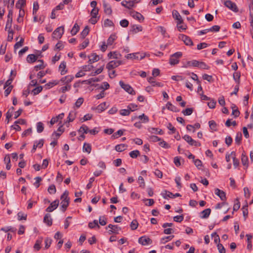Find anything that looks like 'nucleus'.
Here are the masks:
<instances>
[{
	"label": "nucleus",
	"mask_w": 253,
	"mask_h": 253,
	"mask_svg": "<svg viewBox=\"0 0 253 253\" xmlns=\"http://www.w3.org/2000/svg\"><path fill=\"white\" fill-rule=\"evenodd\" d=\"M182 138L191 146H193L195 141V140L193 139L191 136L187 134L184 135L182 137Z\"/></svg>",
	"instance_id": "22"
},
{
	"label": "nucleus",
	"mask_w": 253,
	"mask_h": 253,
	"mask_svg": "<svg viewBox=\"0 0 253 253\" xmlns=\"http://www.w3.org/2000/svg\"><path fill=\"white\" fill-rule=\"evenodd\" d=\"M26 3V0H18L16 4V7L17 8L21 9Z\"/></svg>",
	"instance_id": "54"
},
{
	"label": "nucleus",
	"mask_w": 253,
	"mask_h": 253,
	"mask_svg": "<svg viewBox=\"0 0 253 253\" xmlns=\"http://www.w3.org/2000/svg\"><path fill=\"white\" fill-rule=\"evenodd\" d=\"M233 79L235 80V81L236 83H237L238 84H239V82H240V76H241L240 73L239 72H235L233 74Z\"/></svg>",
	"instance_id": "51"
},
{
	"label": "nucleus",
	"mask_w": 253,
	"mask_h": 253,
	"mask_svg": "<svg viewBox=\"0 0 253 253\" xmlns=\"http://www.w3.org/2000/svg\"><path fill=\"white\" fill-rule=\"evenodd\" d=\"M123 64V62L121 60L115 61L112 60L110 61L106 65V68L108 70V71L112 70V69L118 67L120 65Z\"/></svg>",
	"instance_id": "6"
},
{
	"label": "nucleus",
	"mask_w": 253,
	"mask_h": 253,
	"mask_svg": "<svg viewBox=\"0 0 253 253\" xmlns=\"http://www.w3.org/2000/svg\"><path fill=\"white\" fill-rule=\"evenodd\" d=\"M137 105L133 103L129 104L127 106V109L129 110V112H133L137 109Z\"/></svg>",
	"instance_id": "48"
},
{
	"label": "nucleus",
	"mask_w": 253,
	"mask_h": 253,
	"mask_svg": "<svg viewBox=\"0 0 253 253\" xmlns=\"http://www.w3.org/2000/svg\"><path fill=\"white\" fill-rule=\"evenodd\" d=\"M182 56L181 52H175L171 55L169 58V64L171 65L177 64L179 62V59Z\"/></svg>",
	"instance_id": "3"
},
{
	"label": "nucleus",
	"mask_w": 253,
	"mask_h": 253,
	"mask_svg": "<svg viewBox=\"0 0 253 253\" xmlns=\"http://www.w3.org/2000/svg\"><path fill=\"white\" fill-rule=\"evenodd\" d=\"M69 192L67 191H65L63 194L61 195L60 199L61 200L60 205L61 210L63 212H65L69 206L70 198L68 196Z\"/></svg>",
	"instance_id": "1"
},
{
	"label": "nucleus",
	"mask_w": 253,
	"mask_h": 253,
	"mask_svg": "<svg viewBox=\"0 0 253 253\" xmlns=\"http://www.w3.org/2000/svg\"><path fill=\"white\" fill-rule=\"evenodd\" d=\"M215 194L218 196L221 201H225L226 200V193L218 188L215 189Z\"/></svg>",
	"instance_id": "12"
},
{
	"label": "nucleus",
	"mask_w": 253,
	"mask_h": 253,
	"mask_svg": "<svg viewBox=\"0 0 253 253\" xmlns=\"http://www.w3.org/2000/svg\"><path fill=\"white\" fill-rule=\"evenodd\" d=\"M43 143H44V140L42 139H40L39 141H35L34 142V145H33V147L31 152L32 153H34L36 151V149L38 147L41 148L43 146Z\"/></svg>",
	"instance_id": "15"
},
{
	"label": "nucleus",
	"mask_w": 253,
	"mask_h": 253,
	"mask_svg": "<svg viewBox=\"0 0 253 253\" xmlns=\"http://www.w3.org/2000/svg\"><path fill=\"white\" fill-rule=\"evenodd\" d=\"M83 151L89 154L91 151V145L89 143H84L83 147Z\"/></svg>",
	"instance_id": "30"
},
{
	"label": "nucleus",
	"mask_w": 253,
	"mask_h": 253,
	"mask_svg": "<svg viewBox=\"0 0 253 253\" xmlns=\"http://www.w3.org/2000/svg\"><path fill=\"white\" fill-rule=\"evenodd\" d=\"M179 39L182 40L187 45L192 46L193 45V42L191 39L186 35L180 34L179 35Z\"/></svg>",
	"instance_id": "9"
},
{
	"label": "nucleus",
	"mask_w": 253,
	"mask_h": 253,
	"mask_svg": "<svg viewBox=\"0 0 253 253\" xmlns=\"http://www.w3.org/2000/svg\"><path fill=\"white\" fill-rule=\"evenodd\" d=\"M146 56L145 53L135 52L127 54L125 57L127 59L131 60H141Z\"/></svg>",
	"instance_id": "2"
},
{
	"label": "nucleus",
	"mask_w": 253,
	"mask_h": 253,
	"mask_svg": "<svg viewBox=\"0 0 253 253\" xmlns=\"http://www.w3.org/2000/svg\"><path fill=\"white\" fill-rule=\"evenodd\" d=\"M106 103L104 102L97 106L96 109L98 111L99 113H101L102 111H104L106 109Z\"/></svg>",
	"instance_id": "31"
},
{
	"label": "nucleus",
	"mask_w": 253,
	"mask_h": 253,
	"mask_svg": "<svg viewBox=\"0 0 253 253\" xmlns=\"http://www.w3.org/2000/svg\"><path fill=\"white\" fill-rule=\"evenodd\" d=\"M138 243L142 245L145 246L147 245L151 244L152 243V241L150 238L148 237L142 236L139 238Z\"/></svg>",
	"instance_id": "10"
},
{
	"label": "nucleus",
	"mask_w": 253,
	"mask_h": 253,
	"mask_svg": "<svg viewBox=\"0 0 253 253\" xmlns=\"http://www.w3.org/2000/svg\"><path fill=\"white\" fill-rule=\"evenodd\" d=\"M161 195L164 199L173 198V194L167 190H164L161 193Z\"/></svg>",
	"instance_id": "23"
},
{
	"label": "nucleus",
	"mask_w": 253,
	"mask_h": 253,
	"mask_svg": "<svg viewBox=\"0 0 253 253\" xmlns=\"http://www.w3.org/2000/svg\"><path fill=\"white\" fill-rule=\"evenodd\" d=\"M96 226L99 228V226L98 224V221L97 220H94L93 222H89L88 223V227L91 229L94 228Z\"/></svg>",
	"instance_id": "56"
},
{
	"label": "nucleus",
	"mask_w": 253,
	"mask_h": 253,
	"mask_svg": "<svg viewBox=\"0 0 253 253\" xmlns=\"http://www.w3.org/2000/svg\"><path fill=\"white\" fill-rule=\"evenodd\" d=\"M121 4L123 6L126 7V8L129 9H131L132 7H133L132 3L131 2H130V0H129V1L123 0L122 1Z\"/></svg>",
	"instance_id": "32"
},
{
	"label": "nucleus",
	"mask_w": 253,
	"mask_h": 253,
	"mask_svg": "<svg viewBox=\"0 0 253 253\" xmlns=\"http://www.w3.org/2000/svg\"><path fill=\"white\" fill-rule=\"evenodd\" d=\"M242 138V134L241 132H238L237 133L236 137H235V143L238 145H239L241 143V140Z\"/></svg>",
	"instance_id": "39"
},
{
	"label": "nucleus",
	"mask_w": 253,
	"mask_h": 253,
	"mask_svg": "<svg viewBox=\"0 0 253 253\" xmlns=\"http://www.w3.org/2000/svg\"><path fill=\"white\" fill-rule=\"evenodd\" d=\"M173 237H174L173 235H171V236L163 237L161 239L160 244H165L166 243H167L169 241L171 240Z\"/></svg>",
	"instance_id": "33"
},
{
	"label": "nucleus",
	"mask_w": 253,
	"mask_h": 253,
	"mask_svg": "<svg viewBox=\"0 0 253 253\" xmlns=\"http://www.w3.org/2000/svg\"><path fill=\"white\" fill-rule=\"evenodd\" d=\"M84 98L82 97L79 98L75 102V106L77 108H79L84 102Z\"/></svg>",
	"instance_id": "62"
},
{
	"label": "nucleus",
	"mask_w": 253,
	"mask_h": 253,
	"mask_svg": "<svg viewBox=\"0 0 253 253\" xmlns=\"http://www.w3.org/2000/svg\"><path fill=\"white\" fill-rule=\"evenodd\" d=\"M119 84L121 87L123 88L126 92L131 95H135V91L133 90L132 87L128 84H125L123 81L119 82Z\"/></svg>",
	"instance_id": "4"
},
{
	"label": "nucleus",
	"mask_w": 253,
	"mask_h": 253,
	"mask_svg": "<svg viewBox=\"0 0 253 253\" xmlns=\"http://www.w3.org/2000/svg\"><path fill=\"white\" fill-rule=\"evenodd\" d=\"M246 237H247V249L249 250H251L252 248V244L251 240L253 238V236L251 234H247Z\"/></svg>",
	"instance_id": "35"
},
{
	"label": "nucleus",
	"mask_w": 253,
	"mask_h": 253,
	"mask_svg": "<svg viewBox=\"0 0 253 253\" xmlns=\"http://www.w3.org/2000/svg\"><path fill=\"white\" fill-rule=\"evenodd\" d=\"M241 162L243 166L247 169L249 166V160L248 156L246 155L244 151L242 154Z\"/></svg>",
	"instance_id": "16"
},
{
	"label": "nucleus",
	"mask_w": 253,
	"mask_h": 253,
	"mask_svg": "<svg viewBox=\"0 0 253 253\" xmlns=\"http://www.w3.org/2000/svg\"><path fill=\"white\" fill-rule=\"evenodd\" d=\"M38 62H40L41 64L38 65H36L34 67L35 70L37 71L39 70L43 69L45 67L43 64V61L42 60H39Z\"/></svg>",
	"instance_id": "40"
},
{
	"label": "nucleus",
	"mask_w": 253,
	"mask_h": 253,
	"mask_svg": "<svg viewBox=\"0 0 253 253\" xmlns=\"http://www.w3.org/2000/svg\"><path fill=\"white\" fill-rule=\"evenodd\" d=\"M42 239H43L42 237H40L36 241V242L34 246V249L36 251H38L41 249V245L42 243Z\"/></svg>",
	"instance_id": "26"
},
{
	"label": "nucleus",
	"mask_w": 253,
	"mask_h": 253,
	"mask_svg": "<svg viewBox=\"0 0 253 253\" xmlns=\"http://www.w3.org/2000/svg\"><path fill=\"white\" fill-rule=\"evenodd\" d=\"M47 191L50 194H55L56 192L55 186L53 184L50 185L47 189Z\"/></svg>",
	"instance_id": "46"
},
{
	"label": "nucleus",
	"mask_w": 253,
	"mask_h": 253,
	"mask_svg": "<svg viewBox=\"0 0 253 253\" xmlns=\"http://www.w3.org/2000/svg\"><path fill=\"white\" fill-rule=\"evenodd\" d=\"M66 62L65 61L62 62L59 66V70L60 72L61 75H64L67 72V70H66Z\"/></svg>",
	"instance_id": "19"
},
{
	"label": "nucleus",
	"mask_w": 253,
	"mask_h": 253,
	"mask_svg": "<svg viewBox=\"0 0 253 253\" xmlns=\"http://www.w3.org/2000/svg\"><path fill=\"white\" fill-rule=\"evenodd\" d=\"M127 145L125 144H118L115 146V150L119 152L124 151L126 149Z\"/></svg>",
	"instance_id": "29"
},
{
	"label": "nucleus",
	"mask_w": 253,
	"mask_h": 253,
	"mask_svg": "<svg viewBox=\"0 0 253 253\" xmlns=\"http://www.w3.org/2000/svg\"><path fill=\"white\" fill-rule=\"evenodd\" d=\"M131 16L134 17V18L136 19L137 20L139 21H141V20H144V17L143 15L140 14V13H138L137 12L133 11L131 12Z\"/></svg>",
	"instance_id": "27"
},
{
	"label": "nucleus",
	"mask_w": 253,
	"mask_h": 253,
	"mask_svg": "<svg viewBox=\"0 0 253 253\" xmlns=\"http://www.w3.org/2000/svg\"><path fill=\"white\" fill-rule=\"evenodd\" d=\"M58 205L59 201L56 200L50 203V206L46 208V211L49 212H52L58 207Z\"/></svg>",
	"instance_id": "11"
},
{
	"label": "nucleus",
	"mask_w": 253,
	"mask_h": 253,
	"mask_svg": "<svg viewBox=\"0 0 253 253\" xmlns=\"http://www.w3.org/2000/svg\"><path fill=\"white\" fill-rule=\"evenodd\" d=\"M18 219L19 220H26L27 218V214H24L22 212H19L17 214Z\"/></svg>",
	"instance_id": "58"
},
{
	"label": "nucleus",
	"mask_w": 253,
	"mask_h": 253,
	"mask_svg": "<svg viewBox=\"0 0 253 253\" xmlns=\"http://www.w3.org/2000/svg\"><path fill=\"white\" fill-rule=\"evenodd\" d=\"M88 131L89 128L88 126L85 125H83L78 130L79 132H82L83 134L87 133Z\"/></svg>",
	"instance_id": "36"
},
{
	"label": "nucleus",
	"mask_w": 253,
	"mask_h": 253,
	"mask_svg": "<svg viewBox=\"0 0 253 253\" xmlns=\"http://www.w3.org/2000/svg\"><path fill=\"white\" fill-rule=\"evenodd\" d=\"M89 58L88 62L89 64H92V63L98 61L99 59V56L96 53L92 54L89 56Z\"/></svg>",
	"instance_id": "24"
},
{
	"label": "nucleus",
	"mask_w": 253,
	"mask_h": 253,
	"mask_svg": "<svg viewBox=\"0 0 253 253\" xmlns=\"http://www.w3.org/2000/svg\"><path fill=\"white\" fill-rule=\"evenodd\" d=\"M148 81L153 86L162 87L163 86V84L161 83L155 82L154 78L152 77L148 78Z\"/></svg>",
	"instance_id": "18"
},
{
	"label": "nucleus",
	"mask_w": 253,
	"mask_h": 253,
	"mask_svg": "<svg viewBox=\"0 0 253 253\" xmlns=\"http://www.w3.org/2000/svg\"><path fill=\"white\" fill-rule=\"evenodd\" d=\"M172 14L173 18L177 21V23H183V20L181 15L176 10H173Z\"/></svg>",
	"instance_id": "14"
},
{
	"label": "nucleus",
	"mask_w": 253,
	"mask_h": 253,
	"mask_svg": "<svg viewBox=\"0 0 253 253\" xmlns=\"http://www.w3.org/2000/svg\"><path fill=\"white\" fill-rule=\"evenodd\" d=\"M75 116H76V114L74 112H70V113L68 115V117L67 118V119L68 120V121L69 122H73L75 119Z\"/></svg>",
	"instance_id": "57"
},
{
	"label": "nucleus",
	"mask_w": 253,
	"mask_h": 253,
	"mask_svg": "<svg viewBox=\"0 0 253 253\" xmlns=\"http://www.w3.org/2000/svg\"><path fill=\"white\" fill-rule=\"evenodd\" d=\"M89 29L86 26L81 33V37L82 39H84L85 37L88 34Z\"/></svg>",
	"instance_id": "38"
},
{
	"label": "nucleus",
	"mask_w": 253,
	"mask_h": 253,
	"mask_svg": "<svg viewBox=\"0 0 253 253\" xmlns=\"http://www.w3.org/2000/svg\"><path fill=\"white\" fill-rule=\"evenodd\" d=\"M102 80V78L95 77V78H92L89 79L88 80H87L83 81L82 83H86L88 84H90L92 83L100 82Z\"/></svg>",
	"instance_id": "21"
},
{
	"label": "nucleus",
	"mask_w": 253,
	"mask_h": 253,
	"mask_svg": "<svg viewBox=\"0 0 253 253\" xmlns=\"http://www.w3.org/2000/svg\"><path fill=\"white\" fill-rule=\"evenodd\" d=\"M52 239L49 238H45L44 240V243H45V249H47L49 248L50 246L51 243H52Z\"/></svg>",
	"instance_id": "49"
},
{
	"label": "nucleus",
	"mask_w": 253,
	"mask_h": 253,
	"mask_svg": "<svg viewBox=\"0 0 253 253\" xmlns=\"http://www.w3.org/2000/svg\"><path fill=\"white\" fill-rule=\"evenodd\" d=\"M44 129V126L42 123L40 122L37 124V129L39 133H41L43 131Z\"/></svg>",
	"instance_id": "43"
},
{
	"label": "nucleus",
	"mask_w": 253,
	"mask_h": 253,
	"mask_svg": "<svg viewBox=\"0 0 253 253\" xmlns=\"http://www.w3.org/2000/svg\"><path fill=\"white\" fill-rule=\"evenodd\" d=\"M109 228L110 229L108 231V233L109 234H119V232L121 230V228L119 227L117 225H112L111 224H110L108 225L107 227H106V229Z\"/></svg>",
	"instance_id": "7"
},
{
	"label": "nucleus",
	"mask_w": 253,
	"mask_h": 253,
	"mask_svg": "<svg viewBox=\"0 0 253 253\" xmlns=\"http://www.w3.org/2000/svg\"><path fill=\"white\" fill-rule=\"evenodd\" d=\"M138 182L139 184V186L142 188L145 187V182L144 178L141 176H139L138 178Z\"/></svg>",
	"instance_id": "55"
},
{
	"label": "nucleus",
	"mask_w": 253,
	"mask_h": 253,
	"mask_svg": "<svg viewBox=\"0 0 253 253\" xmlns=\"http://www.w3.org/2000/svg\"><path fill=\"white\" fill-rule=\"evenodd\" d=\"M105 27H112L114 26V23L111 20L107 19L104 21Z\"/></svg>",
	"instance_id": "64"
},
{
	"label": "nucleus",
	"mask_w": 253,
	"mask_h": 253,
	"mask_svg": "<svg viewBox=\"0 0 253 253\" xmlns=\"http://www.w3.org/2000/svg\"><path fill=\"white\" fill-rule=\"evenodd\" d=\"M224 5L230 10L234 12H237L238 11V8L235 3L232 2L231 0H227L224 2Z\"/></svg>",
	"instance_id": "8"
},
{
	"label": "nucleus",
	"mask_w": 253,
	"mask_h": 253,
	"mask_svg": "<svg viewBox=\"0 0 253 253\" xmlns=\"http://www.w3.org/2000/svg\"><path fill=\"white\" fill-rule=\"evenodd\" d=\"M209 125L210 128L212 131H216V126L217 125L215 123V122L213 120H211L209 122Z\"/></svg>",
	"instance_id": "41"
},
{
	"label": "nucleus",
	"mask_w": 253,
	"mask_h": 253,
	"mask_svg": "<svg viewBox=\"0 0 253 253\" xmlns=\"http://www.w3.org/2000/svg\"><path fill=\"white\" fill-rule=\"evenodd\" d=\"M198 67L200 69L207 70H208L210 68L209 66L203 62H199Z\"/></svg>",
	"instance_id": "63"
},
{
	"label": "nucleus",
	"mask_w": 253,
	"mask_h": 253,
	"mask_svg": "<svg viewBox=\"0 0 253 253\" xmlns=\"http://www.w3.org/2000/svg\"><path fill=\"white\" fill-rule=\"evenodd\" d=\"M43 222L48 226H50L52 224V219L51 215L49 213H46L43 218Z\"/></svg>",
	"instance_id": "17"
},
{
	"label": "nucleus",
	"mask_w": 253,
	"mask_h": 253,
	"mask_svg": "<svg viewBox=\"0 0 253 253\" xmlns=\"http://www.w3.org/2000/svg\"><path fill=\"white\" fill-rule=\"evenodd\" d=\"M116 36L115 35H111L107 40V45H111L116 40Z\"/></svg>",
	"instance_id": "42"
},
{
	"label": "nucleus",
	"mask_w": 253,
	"mask_h": 253,
	"mask_svg": "<svg viewBox=\"0 0 253 253\" xmlns=\"http://www.w3.org/2000/svg\"><path fill=\"white\" fill-rule=\"evenodd\" d=\"M182 24V23H177L176 27L179 32H181V31H183V30H185L187 28L186 25H183V24L181 25Z\"/></svg>",
	"instance_id": "60"
},
{
	"label": "nucleus",
	"mask_w": 253,
	"mask_h": 253,
	"mask_svg": "<svg viewBox=\"0 0 253 253\" xmlns=\"http://www.w3.org/2000/svg\"><path fill=\"white\" fill-rule=\"evenodd\" d=\"M138 223L135 219L133 220L130 223V226L132 230H134L137 229L138 227Z\"/></svg>",
	"instance_id": "50"
},
{
	"label": "nucleus",
	"mask_w": 253,
	"mask_h": 253,
	"mask_svg": "<svg viewBox=\"0 0 253 253\" xmlns=\"http://www.w3.org/2000/svg\"><path fill=\"white\" fill-rule=\"evenodd\" d=\"M232 114L235 117H238L240 115V111L238 110V108L236 107L235 105L234 107H232Z\"/></svg>",
	"instance_id": "45"
},
{
	"label": "nucleus",
	"mask_w": 253,
	"mask_h": 253,
	"mask_svg": "<svg viewBox=\"0 0 253 253\" xmlns=\"http://www.w3.org/2000/svg\"><path fill=\"white\" fill-rule=\"evenodd\" d=\"M42 86H39L35 88L34 89H33L32 92L33 93L34 95H36L40 93L42 91Z\"/></svg>",
	"instance_id": "47"
},
{
	"label": "nucleus",
	"mask_w": 253,
	"mask_h": 253,
	"mask_svg": "<svg viewBox=\"0 0 253 253\" xmlns=\"http://www.w3.org/2000/svg\"><path fill=\"white\" fill-rule=\"evenodd\" d=\"M243 214L245 218V220H246L248 214V206H245L242 208Z\"/></svg>",
	"instance_id": "59"
},
{
	"label": "nucleus",
	"mask_w": 253,
	"mask_h": 253,
	"mask_svg": "<svg viewBox=\"0 0 253 253\" xmlns=\"http://www.w3.org/2000/svg\"><path fill=\"white\" fill-rule=\"evenodd\" d=\"M103 6L104 12L108 15H111L112 10L111 6L105 0H103Z\"/></svg>",
	"instance_id": "13"
},
{
	"label": "nucleus",
	"mask_w": 253,
	"mask_h": 253,
	"mask_svg": "<svg viewBox=\"0 0 253 253\" xmlns=\"http://www.w3.org/2000/svg\"><path fill=\"white\" fill-rule=\"evenodd\" d=\"M142 27L141 26L133 25L132 27V31L134 33H136L138 32L141 31Z\"/></svg>",
	"instance_id": "53"
},
{
	"label": "nucleus",
	"mask_w": 253,
	"mask_h": 253,
	"mask_svg": "<svg viewBox=\"0 0 253 253\" xmlns=\"http://www.w3.org/2000/svg\"><path fill=\"white\" fill-rule=\"evenodd\" d=\"M79 26L77 23H75L73 27L72 28V30H71V35L72 36L76 35V34L79 32Z\"/></svg>",
	"instance_id": "37"
},
{
	"label": "nucleus",
	"mask_w": 253,
	"mask_h": 253,
	"mask_svg": "<svg viewBox=\"0 0 253 253\" xmlns=\"http://www.w3.org/2000/svg\"><path fill=\"white\" fill-rule=\"evenodd\" d=\"M217 249L219 253H225L226 250L221 244L218 243L217 245Z\"/></svg>",
	"instance_id": "61"
},
{
	"label": "nucleus",
	"mask_w": 253,
	"mask_h": 253,
	"mask_svg": "<svg viewBox=\"0 0 253 253\" xmlns=\"http://www.w3.org/2000/svg\"><path fill=\"white\" fill-rule=\"evenodd\" d=\"M211 212V210L209 208L204 210L200 212V217L201 218H208Z\"/></svg>",
	"instance_id": "20"
},
{
	"label": "nucleus",
	"mask_w": 253,
	"mask_h": 253,
	"mask_svg": "<svg viewBox=\"0 0 253 253\" xmlns=\"http://www.w3.org/2000/svg\"><path fill=\"white\" fill-rule=\"evenodd\" d=\"M167 108L173 112H177L178 111L177 108L176 106L172 105L170 102H168L166 104Z\"/></svg>",
	"instance_id": "34"
},
{
	"label": "nucleus",
	"mask_w": 253,
	"mask_h": 253,
	"mask_svg": "<svg viewBox=\"0 0 253 253\" xmlns=\"http://www.w3.org/2000/svg\"><path fill=\"white\" fill-rule=\"evenodd\" d=\"M193 112V109L192 108H187L185 110H183L182 112V113L185 115V116H189L192 114V113Z\"/></svg>",
	"instance_id": "52"
},
{
	"label": "nucleus",
	"mask_w": 253,
	"mask_h": 253,
	"mask_svg": "<svg viewBox=\"0 0 253 253\" xmlns=\"http://www.w3.org/2000/svg\"><path fill=\"white\" fill-rule=\"evenodd\" d=\"M59 84V80H53L45 84V86H46V88L49 89L51 87H53V86H55Z\"/></svg>",
	"instance_id": "28"
},
{
	"label": "nucleus",
	"mask_w": 253,
	"mask_h": 253,
	"mask_svg": "<svg viewBox=\"0 0 253 253\" xmlns=\"http://www.w3.org/2000/svg\"><path fill=\"white\" fill-rule=\"evenodd\" d=\"M130 157L132 158H136L140 155V152L138 150H133L131 151L129 154Z\"/></svg>",
	"instance_id": "44"
},
{
	"label": "nucleus",
	"mask_w": 253,
	"mask_h": 253,
	"mask_svg": "<svg viewBox=\"0 0 253 253\" xmlns=\"http://www.w3.org/2000/svg\"><path fill=\"white\" fill-rule=\"evenodd\" d=\"M38 59V56L34 54H31L27 56V61L29 63L35 62Z\"/></svg>",
	"instance_id": "25"
},
{
	"label": "nucleus",
	"mask_w": 253,
	"mask_h": 253,
	"mask_svg": "<svg viewBox=\"0 0 253 253\" xmlns=\"http://www.w3.org/2000/svg\"><path fill=\"white\" fill-rule=\"evenodd\" d=\"M64 30L63 26H61L56 28L52 33V38L56 40L60 39L64 34Z\"/></svg>",
	"instance_id": "5"
}]
</instances>
